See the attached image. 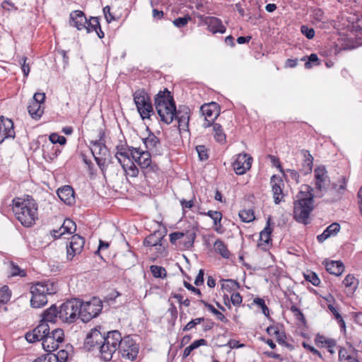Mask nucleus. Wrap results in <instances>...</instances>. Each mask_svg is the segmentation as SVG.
<instances>
[{"mask_svg": "<svg viewBox=\"0 0 362 362\" xmlns=\"http://www.w3.org/2000/svg\"><path fill=\"white\" fill-rule=\"evenodd\" d=\"M12 210L16 218L25 227L32 226L37 219V205L29 195L12 200Z\"/></svg>", "mask_w": 362, "mask_h": 362, "instance_id": "1", "label": "nucleus"}, {"mask_svg": "<svg viewBox=\"0 0 362 362\" xmlns=\"http://www.w3.org/2000/svg\"><path fill=\"white\" fill-rule=\"evenodd\" d=\"M313 192L312 187L303 185L296 195V200L294 202L293 217L298 223H308L310 214L314 209Z\"/></svg>", "mask_w": 362, "mask_h": 362, "instance_id": "2", "label": "nucleus"}, {"mask_svg": "<svg viewBox=\"0 0 362 362\" xmlns=\"http://www.w3.org/2000/svg\"><path fill=\"white\" fill-rule=\"evenodd\" d=\"M59 290L57 283L51 281L37 282L30 287V305L40 308L47 303V295L55 294Z\"/></svg>", "mask_w": 362, "mask_h": 362, "instance_id": "3", "label": "nucleus"}, {"mask_svg": "<svg viewBox=\"0 0 362 362\" xmlns=\"http://www.w3.org/2000/svg\"><path fill=\"white\" fill-rule=\"evenodd\" d=\"M104 341V343L100 346L99 356L105 361H109L112 358L116 351L119 349L123 337L118 330H112L105 333Z\"/></svg>", "mask_w": 362, "mask_h": 362, "instance_id": "4", "label": "nucleus"}, {"mask_svg": "<svg viewBox=\"0 0 362 362\" xmlns=\"http://www.w3.org/2000/svg\"><path fill=\"white\" fill-rule=\"evenodd\" d=\"M134 102L138 112L143 119H148L153 112L151 100L144 88L138 89L133 93Z\"/></svg>", "mask_w": 362, "mask_h": 362, "instance_id": "5", "label": "nucleus"}, {"mask_svg": "<svg viewBox=\"0 0 362 362\" xmlns=\"http://www.w3.org/2000/svg\"><path fill=\"white\" fill-rule=\"evenodd\" d=\"M79 318L83 322H88L96 317L103 309V303L100 298L93 297L90 300L82 302L80 300Z\"/></svg>", "mask_w": 362, "mask_h": 362, "instance_id": "6", "label": "nucleus"}, {"mask_svg": "<svg viewBox=\"0 0 362 362\" xmlns=\"http://www.w3.org/2000/svg\"><path fill=\"white\" fill-rule=\"evenodd\" d=\"M80 300L73 299L62 303L59 309V318L64 322L71 324L79 318Z\"/></svg>", "mask_w": 362, "mask_h": 362, "instance_id": "7", "label": "nucleus"}, {"mask_svg": "<svg viewBox=\"0 0 362 362\" xmlns=\"http://www.w3.org/2000/svg\"><path fill=\"white\" fill-rule=\"evenodd\" d=\"M315 186L318 197H322L329 189L331 182L325 165H319L314 170Z\"/></svg>", "mask_w": 362, "mask_h": 362, "instance_id": "8", "label": "nucleus"}, {"mask_svg": "<svg viewBox=\"0 0 362 362\" xmlns=\"http://www.w3.org/2000/svg\"><path fill=\"white\" fill-rule=\"evenodd\" d=\"M139 351V344L131 336L127 335L123 337L118 353L124 360L134 361L138 356Z\"/></svg>", "mask_w": 362, "mask_h": 362, "instance_id": "9", "label": "nucleus"}, {"mask_svg": "<svg viewBox=\"0 0 362 362\" xmlns=\"http://www.w3.org/2000/svg\"><path fill=\"white\" fill-rule=\"evenodd\" d=\"M100 327L92 329L87 335L84 346L88 351L98 350L100 353V346L105 341V332L102 333L100 330Z\"/></svg>", "mask_w": 362, "mask_h": 362, "instance_id": "10", "label": "nucleus"}, {"mask_svg": "<svg viewBox=\"0 0 362 362\" xmlns=\"http://www.w3.org/2000/svg\"><path fill=\"white\" fill-rule=\"evenodd\" d=\"M200 111L204 116L205 122L203 127H208L211 125L219 115V106L216 103L211 102L204 104L200 107Z\"/></svg>", "mask_w": 362, "mask_h": 362, "instance_id": "11", "label": "nucleus"}, {"mask_svg": "<svg viewBox=\"0 0 362 362\" xmlns=\"http://www.w3.org/2000/svg\"><path fill=\"white\" fill-rule=\"evenodd\" d=\"M85 239L79 235H72L69 243L66 245V257L71 260L74 256L79 255L84 247Z\"/></svg>", "mask_w": 362, "mask_h": 362, "instance_id": "12", "label": "nucleus"}, {"mask_svg": "<svg viewBox=\"0 0 362 362\" xmlns=\"http://www.w3.org/2000/svg\"><path fill=\"white\" fill-rule=\"evenodd\" d=\"M49 332V326L46 322H40L32 332L25 334V339L29 343L42 341Z\"/></svg>", "mask_w": 362, "mask_h": 362, "instance_id": "13", "label": "nucleus"}, {"mask_svg": "<svg viewBox=\"0 0 362 362\" xmlns=\"http://www.w3.org/2000/svg\"><path fill=\"white\" fill-rule=\"evenodd\" d=\"M252 158L247 153H240L236 157L233 163L234 171L237 175H243L250 170Z\"/></svg>", "mask_w": 362, "mask_h": 362, "instance_id": "14", "label": "nucleus"}, {"mask_svg": "<svg viewBox=\"0 0 362 362\" xmlns=\"http://www.w3.org/2000/svg\"><path fill=\"white\" fill-rule=\"evenodd\" d=\"M132 158L138 163L141 168H148L151 165V157L148 151H140L139 148L129 147Z\"/></svg>", "mask_w": 362, "mask_h": 362, "instance_id": "15", "label": "nucleus"}, {"mask_svg": "<svg viewBox=\"0 0 362 362\" xmlns=\"http://www.w3.org/2000/svg\"><path fill=\"white\" fill-rule=\"evenodd\" d=\"M189 118L190 110L187 106H180L178 109L176 110V114L175 115L174 119L177 121L180 131L188 130Z\"/></svg>", "mask_w": 362, "mask_h": 362, "instance_id": "16", "label": "nucleus"}, {"mask_svg": "<svg viewBox=\"0 0 362 362\" xmlns=\"http://www.w3.org/2000/svg\"><path fill=\"white\" fill-rule=\"evenodd\" d=\"M0 144H2L5 139L15 137V131L13 129V121L4 116L0 117Z\"/></svg>", "mask_w": 362, "mask_h": 362, "instance_id": "17", "label": "nucleus"}, {"mask_svg": "<svg viewBox=\"0 0 362 362\" xmlns=\"http://www.w3.org/2000/svg\"><path fill=\"white\" fill-rule=\"evenodd\" d=\"M49 142L42 146L44 157L48 156L51 160L57 157L60 153V151L56 148L54 144L59 143V135L56 133H52L49 135Z\"/></svg>", "mask_w": 362, "mask_h": 362, "instance_id": "18", "label": "nucleus"}, {"mask_svg": "<svg viewBox=\"0 0 362 362\" xmlns=\"http://www.w3.org/2000/svg\"><path fill=\"white\" fill-rule=\"evenodd\" d=\"M156 109L162 122L169 124L173 121L177 110L175 103H172V107L163 105L162 107H157Z\"/></svg>", "mask_w": 362, "mask_h": 362, "instance_id": "19", "label": "nucleus"}, {"mask_svg": "<svg viewBox=\"0 0 362 362\" xmlns=\"http://www.w3.org/2000/svg\"><path fill=\"white\" fill-rule=\"evenodd\" d=\"M105 136V133L103 131L100 132V138L98 140L92 141L90 144L92 146L91 152L95 158V156H105L108 154V149L105 144V141L103 139Z\"/></svg>", "mask_w": 362, "mask_h": 362, "instance_id": "20", "label": "nucleus"}, {"mask_svg": "<svg viewBox=\"0 0 362 362\" xmlns=\"http://www.w3.org/2000/svg\"><path fill=\"white\" fill-rule=\"evenodd\" d=\"M143 142L148 151L156 155L161 154L160 139L153 133L150 132L148 136L143 139Z\"/></svg>", "mask_w": 362, "mask_h": 362, "instance_id": "21", "label": "nucleus"}, {"mask_svg": "<svg viewBox=\"0 0 362 362\" xmlns=\"http://www.w3.org/2000/svg\"><path fill=\"white\" fill-rule=\"evenodd\" d=\"M271 184L274 203L279 204L284 197L282 190V186H284L283 181L281 177L276 175H272L271 177Z\"/></svg>", "mask_w": 362, "mask_h": 362, "instance_id": "22", "label": "nucleus"}, {"mask_svg": "<svg viewBox=\"0 0 362 362\" xmlns=\"http://www.w3.org/2000/svg\"><path fill=\"white\" fill-rule=\"evenodd\" d=\"M204 23L207 25L209 30L213 33H224L226 30L221 20L216 17L206 16L204 19Z\"/></svg>", "mask_w": 362, "mask_h": 362, "instance_id": "23", "label": "nucleus"}, {"mask_svg": "<svg viewBox=\"0 0 362 362\" xmlns=\"http://www.w3.org/2000/svg\"><path fill=\"white\" fill-rule=\"evenodd\" d=\"M87 18L84 13L81 11H74L70 13L69 24L72 27H75L77 30H81L86 27Z\"/></svg>", "mask_w": 362, "mask_h": 362, "instance_id": "24", "label": "nucleus"}, {"mask_svg": "<svg viewBox=\"0 0 362 362\" xmlns=\"http://www.w3.org/2000/svg\"><path fill=\"white\" fill-rule=\"evenodd\" d=\"M172 103H175L174 98L167 88H165L163 91H159L155 96L154 104L156 108L163 105L172 107Z\"/></svg>", "mask_w": 362, "mask_h": 362, "instance_id": "25", "label": "nucleus"}, {"mask_svg": "<svg viewBox=\"0 0 362 362\" xmlns=\"http://www.w3.org/2000/svg\"><path fill=\"white\" fill-rule=\"evenodd\" d=\"M59 198L66 204L71 205L75 202L74 192L69 185H64L57 189Z\"/></svg>", "mask_w": 362, "mask_h": 362, "instance_id": "26", "label": "nucleus"}, {"mask_svg": "<svg viewBox=\"0 0 362 362\" xmlns=\"http://www.w3.org/2000/svg\"><path fill=\"white\" fill-rule=\"evenodd\" d=\"M324 264H325L326 270L329 274L335 275V276L341 275L344 270V264L341 261H334V260L327 261V260H326Z\"/></svg>", "mask_w": 362, "mask_h": 362, "instance_id": "27", "label": "nucleus"}, {"mask_svg": "<svg viewBox=\"0 0 362 362\" xmlns=\"http://www.w3.org/2000/svg\"><path fill=\"white\" fill-rule=\"evenodd\" d=\"M339 230L340 225L337 223H333L327 227L322 233L318 235L317 239L319 243H323L330 236L337 235Z\"/></svg>", "mask_w": 362, "mask_h": 362, "instance_id": "28", "label": "nucleus"}, {"mask_svg": "<svg viewBox=\"0 0 362 362\" xmlns=\"http://www.w3.org/2000/svg\"><path fill=\"white\" fill-rule=\"evenodd\" d=\"M301 154L303 156L301 171L306 175L311 173L313 165V157L307 150H302Z\"/></svg>", "mask_w": 362, "mask_h": 362, "instance_id": "29", "label": "nucleus"}, {"mask_svg": "<svg viewBox=\"0 0 362 362\" xmlns=\"http://www.w3.org/2000/svg\"><path fill=\"white\" fill-rule=\"evenodd\" d=\"M183 233L185 236L180 239V246L183 249H190L194 245L196 233L192 230H185Z\"/></svg>", "mask_w": 362, "mask_h": 362, "instance_id": "30", "label": "nucleus"}, {"mask_svg": "<svg viewBox=\"0 0 362 362\" xmlns=\"http://www.w3.org/2000/svg\"><path fill=\"white\" fill-rule=\"evenodd\" d=\"M42 316V322H54L55 319L59 317V309L55 305H52L43 312Z\"/></svg>", "mask_w": 362, "mask_h": 362, "instance_id": "31", "label": "nucleus"}, {"mask_svg": "<svg viewBox=\"0 0 362 362\" xmlns=\"http://www.w3.org/2000/svg\"><path fill=\"white\" fill-rule=\"evenodd\" d=\"M347 182L348 178L346 176H341L338 180L339 185H338L337 183L334 182L331 185V189L340 197L344 194L346 189Z\"/></svg>", "mask_w": 362, "mask_h": 362, "instance_id": "32", "label": "nucleus"}, {"mask_svg": "<svg viewBox=\"0 0 362 362\" xmlns=\"http://www.w3.org/2000/svg\"><path fill=\"white\" fill-rule=\"evenodd\" d=\"M28 110L31 117L34 119H39L44 112V108L40 104L32 101L28 106Z\"/></svg>", "mask_w": 362, "mask_h": 362, "instance_id": "33", "label": "nucleus"}, {"mask_svg": "<svg viewBox=\"0 0 362 362\" xmlns=\"http://www.w3.org/2000/svg\"><path fill=\"white\" fill-rule=\"evenodd\" d=\"M42 347L47 353H52L59 348V343H57L52 337H50V332L42 340Z\"/></svg>", "mask_w": 362, "mask_h": 362, "instance_id": "34", "label": "nucleus"}, {"mask_svg": "<svg viewBox=\"0 0 362 362\" xmlns=\"http://www.w3.org/2000/svg\"><path fill=\"white\" fill-rule=\"evenodd\" d=\"M272 217L269 216L264 228L259 233V240L268 244L271 240L272 228L271 227Z\"/></svg>", "mask_w": 362, "mask_h": 362, "instance_id": "35", "label": "nucleus"}, {"mask_svg": "<svg viewBox=\"0 0 362 362\" xmlns=\"http://www.w3.org/2000/svg\"><path fill=\"white\" fill-rule=\"evenodd\" d=\"M162 240L163 237L160 236L159 233H154L145 238L144 245L147 247H160L162 245Z\"/></svg>", "mask_w": 362, "mask_h": 362, "instance_id": "36", "label": "nucleus"}, {"mask_svg": "<svg viewBox=\"0 0 362 362\" xmlns=\"http://www.w3.org/2000/svg\"><path fill=\"white\" fill-rule=\"evenodd\" d=\"M214 247L215 251L223 258L228 259L230 257V252L228 250L227 245L221 239H218L215 241Z\"/></svg>", "mask_w": 362, "mask_h": 362, "instance_id": "37", "label": "nucleus"}, {"mask_svg": "<svg viewBox=\"0 0 362 362\" xmlns=\"http://www.w3.org/2000/svg\"><path fill=\"white\" fill-rule=\"evenodd\" d=\"M201 214L208 216L213 221L215 226V230L218 232L219 228L221 227V221L222 219V214L218 211L209 210L207 212L200 213Z\"/></svg>", "mask_w": 362, "mask_h": 362, "instance_id": "38", "label": "nucleus"}, {"mask_svg": "<svg viewBox=\"0 0 362 362\" xmlns=\"http://www.w3.org/2000/svg\"><path fill=\"white\" fill-rule=\"evenodd\" d=\"M267 332L268 333V334L271 336H275L276 338V341L279 344H283L285 343V333L284 332L280 331L278 327L274 325L269 326L267 328Z\"/></svg>", "mask_w": 362, "mask_h": 362, "instance_id": "39", "label": "nucleus"}, {"mask_svg": "<svg viewBox=\"0 0 362 362\" xmlns=\"http://www.w3.org/2000/svg\"><path fill=\"white\" fill-rule=\"evenodd\" d=\"M207 341L204 339H200L192 342L189 346H187L182 354V358H186L188 357L192 351L199 348L201 346H206Z\"/></svg>", "mask_w": 362, "mask_h": 362, "instance_id": "40", "label": "nucleus"}, {"mask_svg": "<svg viewBox=\"0 0 362 362\" xmlns=\"http://www.w3.org/2000/svg\"><path fill=\"white\" fill-rule=\"evenodd\" d=\"M343 284L351 293H353L358 285V281L352 274H348L343 281Z\"/></svg>", "mask_w": 362, "mask_h": 362, "instance_id": "41", "label": "nucleus"}, {"mask_svg": "<svg viewBox=\"0 0 362 362\" xmlns=\"http://www.w3.org/2000/svg\"><path fill=\"white\" fill-rule=\"evenodd\" d=\"M59 230H62L63 235L65 233L72 234L76 230V225L71 219L66 218L59 228Z\"/></svg>", "mask_w": 362, "mask_h": 362, "instance_id": "42", "label": "nucleus"}, {"mask_svg": "<svg viewBox=\"0 0 362 362\" xmlns=\"http://www.w3.org/2000/svg\"><path fill=\"white\" fill-rule=\"evenodd\" d=\"M201 302L204 304V305L207 308L209 311H210L216 316V317L218 320H220L222 322H228V320L224 316V315L221 312L216 309L214 305L202 300H201Z\"/></svg>", "mask_w": 362, "mask_h": 362, "instance_id": "43", "label": "nucleus"}, {"mask_svg": "<svg viewBox=\"0 0 362 362\" xmlns=\"http://www.w3.org/2000/svg\"><path fill=\"white\" fill-rule=\"evenodd\" d=\"M222 281V288L226 289L228 292L235 291L240 288V284L235 280L223 279Z\"/></svg>", "mask_w": 362, "mask_h": 362, "instance_id": "44", "label": "nucleus"}, {"mask_svg": "<svg viewBox=\"0 0 362 362\" xmlns=\"http://www.w3.org/2000/svg\"><path fill=\"white\" fill-rule=\"evenodd\" d=\"M214 131V138L220 143H223L226 141V134L223 132V128L221 124L215 123L213 125Z\"/></svg>", "mask_w": 362, "mask_h": 362, "instance_id": "45", "label": "nucleus"}, {"mask_svg": "<svg viewBox=\"0 0 362 362\" xmlns=\"http://www.w3.org/2000/svg\"><path fill=\"white\" fill-rule=\"evenodd\" d=\"M129 163V165H128V164H125V163L122 164V168L124 169V170L128 175H129L132 177H137L139 175V173L138 168L135 165V164L132 161H130Z\"/></svg>", "mask_w": 362, "mask_h": 362, "instance_id": "46", "label": "nucleus"}, {"mask_svg": "<svg viewBox=\"0 0 362 362\" xmlns=\"http://www.w3.org/2000/svg\"><path fill=\"white\" fill-rule=\"evenodd\" d=\"M99 18L98 17H91L89 21L87 20V23L86 24V27L83 28L86 30L88 33H91L93 31L96 30L100 26Z\"/></svg>", "mask_w": 362, "mask_h": 362, "instance_id": "47", "label": "nucleus"}, {"mask_svg": "<svg viewBox=\"0 0 362 362\" xmlns=\"http://www.w3.org/2000/svg\"><path fill=\"white\" fill-rule=\"evenodd\" d=\"M239 216L242 221L250 223L255 220L254 211L252 209L242 210L239 212Z\"/></svg>", "mask_w": 362, "mask_h": 362, "instance_id": "48", "label": "nucleus"}, {"mask_svg": "<svg viewBox=\"0 0 362 362\" xmlns=\"http://www.w3.org/2000/svg\"><path fill=\"white\" fill-rule=\"evenodd\" d=\"M11 296V292L7 286H4L0 288V305L5 304L9 301Z\"/></svg>", "mask_w": 362, "mask_h": 362, "instance_id": "49", "label": "nucleus"}, {"mask_svg": "<svg viewBox=\"0 0 362 362\" xmlns=\"http://www.w3.org/2000/svg\"><path fill=\"white\" fill-rule=\"evenodd\" d=\"M304 278L307 281L310 282L313 286H317L320 284V280L317 276V274L311 272L307 271V272L304 273Z\"/></svg>", "mask_w": 362, "mask_h": 362, "instance_id": "50", "label": "nucleus"}, {"mask_svg": "<svg viewBox=\"0 0 362 362\" xmlns=\"http://www.w3.org/2000/svg\"><path fill=\"white\" fill-rule=\"evenodd\" d=\"M283 174L286 180H292L295 182L296 184L299 183L300 175L296 170L293 169H286L284 170V173Z\"/></svg>", "mask_w": 362, "mask_h": 362, "instance_id": "51", "label": "nucleus"}, {"mask_svg": "<svg viewBox=\"0 0 362 362\" xmlns=\"http://www.w3.org/2000/svg\"><path fill=\"white\" fill-rule=\"evenodd\" d=\"M150 270L155 278H163L166 276V271L163 267L152 265L150 267Z\"/></svg>", "mask_w": 362, "mask_h": 362, "instance_id": "52", "label": "nucleus"}, {"mask_svg": "<svg viewBox=\"0 0 362 362\" xmlns=\"http://www.w3.org/2000/svg\"><path fill=\"white\" fill-rule=\"evenodd\" d=\"M50 337H52L57 343H62L64 341V331L62 329H54L50 332Z\"/></svg>", "mask_w": 362, "mask_h": 362, "instance_id": "53", "label": "nucleus"}, {"mask_svg": "<svg viewBox=\"0 0 362 362\" xmlns=\"http://www.w3.org/2000/svg\"><path fill=\"white\" fill-rule=\"evenodd\" d=\"M204 321V317H197L189 321L182 329L184 332H188Z\"/></svg>", "mask_w": 362, "mask_h": 362, "instance_id": "54", "label": "nucleus"}, {"mask_svg": "<svg viewBox=\"0 0 362 362\" xmlns=\"http://www.w3.org/2000/svg\"><path fill=\"white\" fill-rule=\"evenodd\" d=\"M190 20L191 17L187 15L184 17H179L177 18H175L173 21V23L177 28H182L185 26Z\"/></svg>", "mask_w": 362, "mask_h": 362, "instance_id": "55", "label": "nucleus"}, {"mask_svg": "<svg viewBox=\"0 0 362 362\" xmlns=\"http://www.w3.org/2000/svg\"><path fill=\"white\" fill-rule=\"evenodd\" d=\"M324 11L319 8H315L312 9V14L311 16L313 18L317 21V22H322L324 20Z\"/></svg>", "mask_w": 362, "mask_h": 362, "instance_id": "56", "label": "nucleus"}, {"mask_svg": "<svg viewBox=\"0 0 362 362\" xmlns=\"http://www.w3.org/2000/svg\"><path fill=\"white\" fill-rule=\"evenodd\" d=\"M69 356L68 351L64 349H60L57 354H54L55 362H65Z\"/></svg>", "mask_w": 362, "mask_h": 362, "instance_id": "57", "label": "nucleus"}, {"mask_svg": "<svg viewBox=\"0 0 362 362\" xmlns=\"http://www.w3.org/2000/svg\"><path fill=\"white\" fill-rule=\"evenodd\" d=\"M183 232H174L170 234V241L173 245H179L180 239L184 237Z\"/></svg>", "mask_w": 362, "mask_h": 362, "instance_id": "58", "label": "nucleus"}, {"mask_svg": "<svg viewBox=\"0 0 362 362\" xmlns=\"http://www.w3.org/2000/svg\"><path fill=\"white\" fill-rule=\"evenodd\" d=\"M301 33L309 40L313 39L315 36V30L312 28L303 25L300 27Z\"/></svg>", "mask_w": 362, "mask_h": 362, "instance_id": "59", "label": "nucleus"}, {"mask_svg": "<svg viewBox=\"0 0 362 362\" xmlns=\"http://www.w3.org/2000/svg\"><path fill=\"white\" fill-rule=\"evenodd\" d=\"M11 274L12 276H25V272L21 269L17 264H15L13 262L11 263Z\"/></svg>", "mask_w": 362, "mask_h": 362, "instance_id": "60", "label": "nucleus"}, {"mask_svg": "<svg viewBox=\"0 0 362 362\" xmlns=\"http://www.w3.org/2000/svg\"><path fill=\"white\" fill-rule=\"evenodd\" d=\"M199 158L201 160H206L208 159L207 149L204 146L200 145L196 147Z\"/></svg>", "mask_w": 362, "mask_h": 362, "instance_id": "61", "label": "nucleus"}, {"mask_svg": "<svg viewBox=\"0 0 362 362\" xmlns=\"http://www.w3.org/2000/svg\"><path fill=\"white\" fill-rule=\"evenodd\" d=\"M27 59H28L26 57H23L19 60V64L21 66L22 71L24 74V76H25V77H27L30 73V65H29V64L26 63Z\"/></svg>", "mask_w": 362, "mask_h": 362, "instance_id": "62", "label": "nucleus"}, {"mask_svg": "<svg viewBox=\"0 0 362 362\" xmlns=\"http://www.w3.org/2000/svg\"><path fill=\"white\" fill-rule=\"evenodd\" d=\"M33 362H55L54 354L47 353L36 358Z\"/></svg>", "mask_w": 362, "mask_h": 362, "instance_id": "63", "label": "nucleus"}, {"mask_svg": "<svg viewBox=\"0 0 362 362\" xmlns=\"http://www.w3.org/2000/svg\"><path fill=\"white\" fill-rule=\"evenodd\" d=\"M318 57L316 54H311L308 57V61L305 62V66L306 69H310L313 64H318Z\"/></svg>", "mask_w": 362, "mask_h": 362, "instance_id": "64", "label": "nucleus"}]
</instances>
